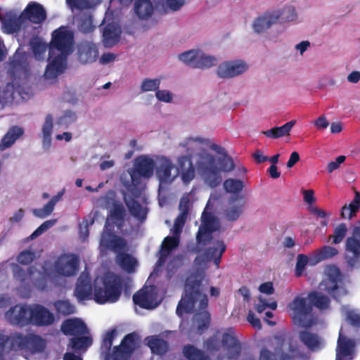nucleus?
I'll use <instances>...</instances> for the list:
<instances>
[{"mask_svg": "<svg viewBox=\"0 0 360 360\" xmlns=\"http://www.w3.org/2000/svg\"><path fill=\"white\" fill-rule=\"evenodd\" d=\"M208 143V139L198 136L182 140L178 146L182 154L176 159V169L169 158L157 155L155 175L160 187L172 183L178 175L184 184H188L195 179L196 171L209 187L219 185L223 174L231 172L235 165L224 148L216 143Z\"/></svg>", "mask_w": 360, "mask_h": 360, "instance_id": "1", "label": "nucleus"}, {"mask_svg": "<svg viewBox=\"0 0 360 360\" xmlns=\"http://www.w3.org/2000/svg\"><path fill=\"white\" fill-rule=\"evenodd\" d=\"M212 200L211 198L208 200L202 214V223L196 237L195 252L198 255L194 262L196 271L187 278L185 293L176 308V314L180 316L184 313H195L193 327L197 328L199 333H202L210 323V314L206 310L208 300L205 293L209 281L204 271L211 261L218 269L221 256L226 250L222 240L211 242L212 233L220 227L219 219L210 213Z\"/></svg>", "mask_w": 360, "mask_h": 360, "instance_id": "2", "label": "nucleus"}, {"mask_svg": "<svg viewBox=\"0 0 360 360\" xmlns=\"http://www.w3.org/2000/svg\"><path fill=\"white\" fill-rule=\"evenodd\" d=\"M156 167V156L141 155L134 161V167L122 174L120 180L126 189L123 191L130 213L139 220L146 217V197L143 179L153 176Z\"/></svg>", "mask_w": 360, "mask_h": 360, "instance_id": "3", "label": "nucleus"}, {"mask_svg": "<svg viewBox=\"0 0 360 360\" xmlns=\"http://www.w3.org/2000/svg\"><path fill=\"white\" fill-rule=\"evenodd\" d=\"M79 266V259L74 255H65L58 258L54 266L51 262H46L39 268L32 266L25 274L17 264H13L12 271L15 278L23 285L32 284L39 290H45L51 287V284H58L60 276H71L75 275Z\"/></svg>", "mask_w": 360, "mask_h": 360, "instance_id": "4", "label": "nucleus"}, {"mask_svg": "<svg viewBox=\"0 0 360 360\" xmlns=\"http://www.w3.org/2000/svg\"><path fill=\"white\" fill-rule=\"evenodd\" d=\"M115 198V193L108 192L105 197L100 198L97 202L98 205L105 207L110 211V216L106 220L105 230L101 236L100 250L103 254L108 250L119 252L117 257V262L122 269L130 273L133 272L138 265L136 258L129 254L120 253V251L122 250L125 247L124 241L109 232L113 224L120 228L121 226L120 221L123 217V207Z\"/></svg>", "mask_w": 360, "mask_h": 360, "instance_id": "5", "label": "nucleus"}, {"mask_svg": "<svg viewBox=\"0 0 360 360\" xmlns=\"http://www.w3.org/2000/svg\"><path fill=\"white\" fill-rule=\"evenodd\" d=\"M122 285V278L111 273L98 276L92 284L89 273L84 271L78 278L75 295L80 302L93 297L98 304L114 303L120 297Z\"/></svg>", "mask_w": 360, "mask_h": 360, "instance_id": "6", "label": "nucleus"}, {"mask_svg": "<svg viewBox=\"0 0 360 360\" xmlns=\"http://www.w3.org/2000/svg\"><path fill=\"white\" fill-rule=\"evenodd\" d=\"M73 32L66 27H60L52 33L49 46V63L44 74L47 83H53L67 66V56L73 51Z\"/></svg>", "mask_w": 360, "mask_h": 360, "instance_id": "7", "label": "nucleus"}, {"mask_svg": "<svg viewBox=\"0 0 360 360\" xmlns=\"http://www.w3.org/2000/svg\"><path fill=\"white\" fill-rule=\"evenodd\" d=\"M117 336L118 332L115 330L108 332L105 335L101 346V354L104 355V360H128L130 354L136 347L138 336L131 333L124 337L119 346L115 347L112 352L108 353Z\"/></svg>", "mask_w": 360, "mask_h": 360, "instance_id": "8", "label": "nucleus"}, {"mask_svg": "<svg viewBox=\"0 0 360 360\" xmlns=\"http://www.w3.org/2000/svg\"><path fill=\"white\" fill-rule=\"evenodd\" d=\"M191 196L192 194L188 193L184 195L181 199L179 203L180 214L176 219L174 226L171 230L174 235L173 236H167L163 240L162 249L160 252V258L155 270L167 261V258L170 256L172 250L176 248L179 244V235L182 230L186 219Z\"/></svg>", "mask_w": 360, "mask_h": 360, "instance_id": "9", "label": "nucleus"}, {"mask_svg": "<svg viewBox=\"0 0 360 360\" xmlns=\"http://www.w3.org/2000/svg\"><path fill=\"white\" fill-rule=\"evenodd\" d=\"M63 333L65 335H74L68 348L75 351H85L92 344L91 337L82 320L77 318L65 321L61 326Z\"/></svg>", "mask_w": 360, "mask_h": 360, "instance_id": "10", "label": "nucleus"}, {"mask_svg": "<svg viewBox=\"0 0 360 360\" xmlns=\"http://www.w3.org/2000/svg\"><path fill=\"white\" fill-rule=\"evenodd\" d=\"M289 310L293 321L304 328L310 327L314 324L309 313L311 305L307 304L306 300L302 297H297L290 304Z\"/></svg>", "mask_w": 360, "mask_h": 360, "instance_id": "11", "label": "nucleus"}, {"mask_svg": "<svg viewBox=\"0 0 360 360\" xmlns=\"http://www.w3.org/2000/svg\"><path fill=\"white\" fill-rule=\"evenodd\" d=\"M10 342L15 350H26L32 353L41 351L45 347V342L40 337L34 335L22 336L14 335L7 343Z\"/></svg>", "mask_w": 360, "mask_h": 360, "instance_id": "12", "label": "nucleus"}, {"mask_svg": "<svg viewBox=\"0 0 360 360\" xmlns=\"http://www.w3.org/2000/svg\"><path fill=\"white\" fill-rule=\"evenodd\" d=\"M249 70L248 63L242 59L227 60L217 68V75L223 79H232L243 75Z\"/></svg>", "mask_w": 360, "mask_h": 360, "instance_id": "13", "label": "nucleus"}, {"mask_svg": "<svg viewBox=\"0 0 360 360\" xmlns=\"http://www.w3.org/2000/svg\"><path fill=\"white\" fill-rule=\"evenodd\" d=\"M340 281L339 269L334 266H327L325 269L324 278L319 285V290L327 292L336 298L339 294L345 293V290L339 286Z\"/></svg>", "mask_w": 360, "mask_h": 360, "instance_id": "14", "label": "nucleus"}, {"mask_svg": "<svg viewBox=\"0 0 360 360\" xmlns=\"http://www.w3.org/2000/svg\"><path fill=\"white\" fill-rule=\"evenodd\" d=\"M135 304L142 308L151 309L157 307L162 301V296L158 295L154 286H145L133 296Z\"/></svg>", "mask_w": 360, "mask_h": 360, "instance_id": "15", "label": "nucleus"}, {"mask_svg": "<svg viewBox=\"0 0 360 360\" xmlns=\"http://www.w3.org/2000/svg\"><path fill=\"white\" fill-rule=\"evenodd\" d=\"M360 258V226H355L352 235L347 238L345 243V259L353 266Z\"/></svg>", "mask_w": 360, "mask_h": 360, "instance_id": "16", "label": "nucleus"}, {"mask_svg": "<svg viewBox=\"0 0 360 360\" xmlns=\"http://www.w3.org/2000/svg\"><path fill=\"white\" fill-rule=\"evenodd\" d=\"M259 291L262 294L258 297V302L255 304V309L258 313H262L266 309L274 310L277 307L276 302L271 298H266L264 295H272L274 292L273 283L266 282L259 286Z\"/></svg>", "mask_w": 360, "mask_h": 360, "instance_id": "17", "label": "nucleus"}, {"mask_svg": "<svg viewBox=\"0 0 360 360\" xmlns=\"http://www.w3.org/2000/svg\"><path fill=\"white\" fill-rule=\"evenodd\" d=\"M30 323L38 326L51 325L55 319L53 314L49 309L39 304L30 306Z\"/></svg>", "mask_w": 360, "mask_h": 360, "instance_id": "18", "label": "nucleus"}, {"mask_svg": "<svg viewBox=\"0 0 360 360\" xmlns=\"http://www.w3.org/2000/svg\"><path fill=\"white\" fill-rule=\"evenodd\" d=\"M30 306L16 305L6 312V319L12 324L25 326L30 322Z\"/></svg>", "mask_w": 360, "mask_h": 360, "instance_id": "19", "label": "nucleus"}, {"mask_svg": "<svg viewBox=\"0 0 360 360\" xmlns=\"http://www.w3.org/2000/svg\"><path fill=\"white\" fill-rule=\"evenodd\" d=\"M22 20L27 26L28 22L33 23H41L46 18V13L43 7L35 3L30 4L20 15Z\"/></svg>", "mask_w": 360, "mask_h": 360, "instance_id": "20", "label": "nucleus"}, {"mask_svg": "<svg viewBox=\"0 0 360 360\" xmlns=\"http://www.w3.org/2000/svg\"><path fill=\"white\" fill-rule=\"evenodd\" d=\"M78 58L82 63H91L96 60L98 50L96 44L91 41H83L78 46Z\"/></svg>", "mask_w": 360, "mask_h": 360, "instance_id": "21", "label": "nucleus"}, {"mask_svg": "<svg viewBox=\"0 0 360 360\" xmlns=\"http://www.w3.org/2000/svg\"><path fill=\"white\" fill-rule=\"evenodd\" d=\"M271 10L277 23L296 22L298 20L297 11L291 4H285Z\"/></svg>", "mask_w": 360, "mask_h": 360, "instance_id": "22", "label": "nucleus"}, {"mask_svg": "<svg viewBox=\"0 0 360 360\" xmlns=\"http://www.w3.org/2000/svg\"><path fill=\"white\" fill-rule=\"evenodd\" d=\"M354 342L347 339L343 335V330L340 329L338 340L336 360H345L352 357Z\"/></svg>", "mask_w": 360, "mask_h": 360, "instance_id": "23", "label": "nucleus"}, {"mask_svg": "<svg viewBox=\"0 0 360 360\" xmlns=\"http://www.w3.org/2000/svg\"><path fill=\"white\" fill-rule=\"evenodd\" d=\"M277 23L272 10H269L257 17L252 22V28L257 33H262Z\"/></svg>", "mask_w": 360, "mask_h": 360, "instance_id": "24", "label": "nucleus"}, {"mask_svg": "<svg viewBox=\"0 0 360 360\" xmlns=\"http://www.w3.org/2000/svg\"><path fill=\"white\" fill-rule=\"evenodd\" d=\"M245 207V201L240 198H235L229 202L224 214L226 219L235 221L242 214Z\"/></svg>", "mask_w": 360, "mask_h": 360, "instance_id": "25", "label": "nucleus"}, {"mask_svg": "<svg viewBox=\"0 0 360 360\" xmlns=\"http://www.w3.org/2000/svg\"><path fill=\"white\" fill-rule=\"evenodd\" d=\"M2 30L4 32L11 34L19 31L21 28L25 27V25L20 15L16 17L11 13L6 14L1 18Z\"/></svg>", "mask_w": 360, "mask_h": 360, "instance_id": "26", "label": "nucleus"}, {"mask_svg": "<svg viewBox=\"0 0 360 360\" xmlns=\"http://www.w3.org/2000/svg\"><path fill=\"white\" fill-rule=\"evenodd\" d=\"M120 33L121 30L118 25H107L103 33L104 46L110 47L115 45L119 41Z\"/></svg>", "mask_w": 360, "mask_h": 360, "instance_id": "27", "label": "nucleus"}, {"mask_svg": "<svg viewBox=\"0 0 360 360\" xmlns=\"http://www.w3.org/2000/svg\"><path fill=\"white\" fill-rule=\"evenodd\" d=\"M296 120H291L281 127H273L269 130L263 131L262 134L272 139H279L290 136L292 127L295 125Z\"/></svg>", "mask_w": 360, "mask_h": 360, "instance_id": "28", "label": "nucleus"}, {"mask_svg": "<svg viewBox=\"0 0 360 360\" xmlns=\"http://www.w3.org/2000/svg\"><path fill=\"white\" fill-rule=\"evenodd\" d=\"M22 134L23 130L20 127H13L11 128L3 137L0 143V150H4L5 149L11 147L15 141L22 135Z\"/></svg>", "mask_w": 360, "mask_h": 360, "instance_id": "29", "label": "nucleus"}, {"mask_svg": "<svg viewBox=\"0 0 360 360\" xmlns=\"http://www.w3.org/2000/svg\"><path fill=\"white\" fill-rule=\"evenodd\" d=\"M153 10V6L150 0H137L134 4L135 13L141 19L150 17Z\"/></svg>", "mask_w": 360, "mask_h": 360, "instance_id": "30", "label": "nucleus"}, {"mask_svg": "<svg viewBox=\"0 0 360 360\" xmlns=\"http://www.w3.org/2000/svg\"><path fill=\"white\" fill-rule=\"evenodd\" d=\"M201 49H195L184 51L178 55L177 58L181 63L197 68V63L198 60V58L200 54Z\"/></svg>", "mask_w": 360, "mask_h": 360, "instance_id": "31", "label": "nucleus"}, {"mask_svg": "<svg viewBox=\"0 0 360 360\" xmlns=\"http://www.w3.org/2000/svg\"><path fill=\"white\" fill-rule=\"evenodd\" d=\"M300 339L302 342L311 350L319 349L324 345L323 341L318 336L307 332L301 333Z\"/></svg>", "mask_w": 360, "mask_h": 360, "instance_id": "32", "label": "nucleus"}, {"mask_svg": "<svg viewBox=\"0 0 360 360\" xmlns=\"http://www.w3.org/2000/svg\"><path fill=\"white\" fill-rule=\"evenodd\" d=\"M66 2L72 11L93 8L98 5L101 0H66Z\"/></svg>", "mask_w": 360, "mask_h": 360, "instance_id": "33", "label": "nucleus"}, {"mask_svg": "<svg viewBox=\"0 0 360 360\" xmlns=\"http://www.w3.org/2000/svg\"><path fill=\"white\" fill-rule=\"evenodd\" d=\"M146 341L151 352L154 354H162L167 350V342L155 336L148 337Z\"/></svg>", "mask_w": 360, "mask_h": 360, "instance_id": "34", "label": "nucleus"}, {"mask_svg": "<svg viewBox=\"0 0 360 360\" xmlns=\"http://www.w3.org/2000/svg\"><path fill=\"white\" fill-rule=\"evenodd\" d=\"M360 207V195L356 194L352 202L342 209L341 216L344 219H351L354 216Z\"/></svg>", "mask_w": 360, "mask_h": 360, "instance_id": "35", "label": "nucleus"}, {"mask_svg": "<svg viewBox=\"0 0 360 360\" xmlns=\"http://www.w3.org/2000/svg\"><path fill=\"white\" fill-rule=\"evenodd\" d=\"M217 58L206 53L203 50L201 49L200 54L198 58L197 68H209L212 67L217 64Z\"/></svg>", "mask_w": 360, "mask_h": 360, "instance_id": "36", "label": "nucleus"}, {"mask_svg": "<svg viewBox=\"0 0 360 360\" xmlns=\"http://www.w3.org/2000/svg\"><path fill=\"white\" fill-rule=\"evenodd\" d=\"M310 301L320 309H326L329 304L328 298L320 292H312L309 295Z\"/></svg>", "mask_w": 360, "mask_h": 360, "instance_id": "37", "label": "nucleus"}, {"mask_svg": "<svg viewBox=\"0 0 360 360\" xmlns=\"http://www.w3.org/2000/svg\"><path fill=\"white\" fill-rule=\"evenodd\" d=\"M223 347L231 349L233 352L238 354L240 351V346L234 334L232 332L224 333L223 335Z\"/></svg>", "mask_w": 360, "mask_h": 360, "instance_id": "38", "label": "nucleus"}, {"mask_svg": "<svg viewBox=\"0 0 360 360\" xmlns=\"http://www.w3.org/2000/svg\"><path fill=\"white\" fill-rule=\"evenodd\" d=\"M225 191L230 193H238L243 188V183L240 180L229 179L224 182Z\"/></svg>", "mask_w": 360, "mask_h": 360, "instance_id": "39", "label": "nucleus"}, {"mask_svg": "<svg viewBox=\"0 0 360 360\" xmlns=\"http://www.w3.org/2000/svg\"><path fill=\"white\" fill-rule=\"evenodd\" d=\"M184 354L189 360H209L200 350L191 345L184 348Z\"/></svg>", "mask_w": 360, "mask_h": 360, "instance_id": "40", "label": "nucleus"}, {"mask_svg": "<svg viewBox=\"0 0 360 360\" xmlns=\"http://www.w3.org/2000/svg\"><path fill=\"white\" fill-rule=\"evenodd\" d=\"M76 115L71 110L64 111L57 120V124L63 127H67L76 120Z\"/></svg>", "mask_w": 360, "mask_h": 360, "instance_id": "41", "label": "nucleus"}, {"mask_svg": "<svg viewBox=\"0 0 360 360\" xmlns=\"http://www.w3.org/2000/svg\"><path fill=\"white\" fill-rule=\"evenodd\" d=\"M56 311L62 314L68 315L75 311V306L68 300H59L54 303Z\"/></svg>", "mask_w": 360, "mask_h": 360, "instance_id": "42", "label": "nucleus"}, {"mask_svg": "<svg viewBox=\"0 0 360 360\" xmlns=\"http://www.w3.org/2000/svg\"><path fill=\"white\" fill-rule=\"evenodd\" d=\"M160 85V79H145L141 84V89L143 92L157 91Z\"/></svg>", "mask_w": 360, "mask_h": 360, "instance_id": "43", "label": "nucleus"}, {"mask_svg": "<svg viewBox=\"0 0 360 360\" xmlns=\"http://www.w3.org/2000/svg\"><path fill=\"white\" fill-rule=\"evenodd\" d=\"M155 98L160 102L172 103L174 102L175 96L168 89H158L155 92Z\"/></svg>", "mask_w": 360, "mask_h": 360, "instance_id": "44", "label": "nucleus"}, {"mask_svg": "<svg viewBox=\"0 0 360 360\" xmlns=\"http://www.w3.org/2000/svg\"><path fill=\"white\" fill-rule=\"evenodd\" d=\"M55 206L49 201L41 208L34 209L33 214L39 218H45L49 216L53 211Z\"/></svg>", "mask_w": 360, "mask_h": 360, "instance_id": "45", "label": "nucleus"}, {"mask_svg": "<svg viewBox=\"0 0 360 360\" xmlns=\"http://www.w3.org/2000/svg\"><path fill=\"white\" fill-rule=\"evenodd\" d=\"M32 48L35 58L40 60L44 58L47 49V46L45 43L37 41L32 44Z\"/></svg>", "mask_w": 360, "mask_h": 360, "instance_id": "46", "label": "nucleus"}, {"mask_svg": "<svg viewBox=\"0 0 360 360\" xmlns=\"http://www.w3.org/2000/svg\"><path fill=\"white\" fill-rule=\"evenodd\" d=\"M347 233V228L345 224H339L334 231V233L332 236L333 242L335 244H338L342 241Z\"/></svg>", "mask_w": 360, "mask_h": 360, "instance_id": "47", "label": "nucleus"}, {"mask_svg": "<svg viewBox=\"0 0 360 360\" xmlns=\"http://www.w3.org/2000/svg\"><path fill=\"white\" fill-rule=\"evenodd\" d=\"M56 219H51L44 221L32 233V235L30 236L31 238L34 239L38 237L44 232L56 224Z\"/></svg>", "mask_w": 360, "mask_h": 360, "instance_id": "48", "label": "nucleus"}, {"mask_svg": "<svg viewBox=\"0 0 360 360\" xmlns=\"http://www.w3.org/2000/svg\"><path fill=\"white\" fill-rule=\"evenodd\" d=\"M26 60L27 56L25 53L21 49H18L13 56V67L17 69L18 67H21Z\"/></svg>", "mask_w": 360, "mask_h": 360, "instance_id": "49", "label": "nucleus"}, {"mask_svg": "<svg viewBox=\"0 0 360 360\" xmlns=\"http://www.w3.org/2000/svg\"><path fill=\"white\" fill-rule=\"evenodd\" d=\"M308 257L304 255H299L296 264V275L300 276L304 270L306 265L309 263Z\"/></svg>", "mask_w": 360, "mask_h": 360, "instance_id": "50", "label": "nucleus"}, {"mask_svg": "<svg viewBox=\"0 0 360 360\" xmlns=\"http://www.w3.org/2000/svg\"><path fill=\"white\" fill-rule=\"evenodd\" d=\"M35 255L30 250L22 252L18 257V262L22 264H27L35 259Z\"/></svg>", "mask_w": 360, "mask_h": 360, "instance_id": "51", "label": "nucleus"}, {"mask_svg": "<svg viewBox=\"0 0 360 360\" xmlns=\"http://www.w3.org/2000/svg\"><path fill=\"white\" fill-rule=\"evenodd\" d=\"M79 28L81 30V32L84 33L91 32L94 29L91 18L90 16H88L86 17L84 19L81 20V22L79 25Z\"/></svg>", "mask_w": 360, "mask_h": 360, "instance_id": "52", "label": "nucleus"}, {"mask_svg": "<svg viewBox=\"0 0 360 360\" xmlns=\"http://www.w3.org/2000/svg\"><path fill=\"white\" fill-rule=\"evenodd\" d=\"M346 157L345 155H340L336 158L335 160L330 161L327 165V171L332 173L333 171L338 169L340 165L345 161Z\"/></svg>", "mask_w": 360, "mask_h": 360, "instance_id": "53", "label": "nucleus"}, {"mask_svg": "<svg viewBox=\"0 0 360 360\" xmlns=\"http://www.w3.org/2000/svg\"><path fill=\"white\" fill-rule=\"evenodd\" d=\"M53 129V117L51 115H47L45 118L44 123L41 128L42 135H50L51 136Z\"/></svg>", "mask_w": 360, "mask_h": 360, "instance_id": "54", "label": "nucleus"}, {"mask_svg": "<svg viewBox=\"0 0 360 360\" xmlns=\"http://www.w3.org/2000/svg\"><path fill=\"white\" fill-rule=\"evenodd\" d=\"M314 124L318 130H324L329 126V121L326 115H322L314 120Z\"/></svg>", "mask_w": 360, "mask_h": 360, "instance_id": "55", "label": "nucleus"}, {"mask_svg": "<svg viewBox=\"0 0 360 360\" xmlns=\"http://www.w3.org/2000/svg\"><path fill=\"white\" fill-rule=\"evenodd\" d=\"M347 320L354 326H360V314L355 311L347 312Z\"/></svg>", "mask_w": 360, "mask_h": 360, "instance_id": "56", "label": "nucleus"}, {"mask_svg": "<svg viewBox=\"0 0 360 360\" xmlns=\"http://www.w3.org/2000/svg\"><path fill=\"white\" fill-rule=\"evenodd\" d=\"M319 254L320 259H323L336 255L338 254V250L335 248L325 246L320 250Z\"/></svg>", "mask_w": 360, "mask_h": 360, "instance_id": "57", "label": "nucleus"}, {"mask_svg": "<svg viewBox=\"0 0 360 360\" xmlns=\"http://www.w3.org/2000/svg\"><path fill=\"white\" fill-rule=\"evenodd\" d=\"M302 193H303L304 201L307 204H308L310 207L313 206V204L316 201V198L314 197V191L311 189L304 190L302 191Z\"/></svg>", "mask_w": 360, "mask_h": 360, "instance_id": "58", "label": "nucleus"}, {"mask_svg": "<svg viewBox=\"0 0 360 360\" xmlns=\"http://www.w3.org/2000/svg\"><path fill=\"white\" fill-rule=\"evenodd\" d=\"M310 42L309 41H302L295 46V50L302 56L303 53L310 47Z\"/></svg>", "mask_w": 360, "mask_h": 360, "instance_id": "59", "label": "nucleus"}, {"mask_svg": "<svg viewBox=\"0 0 360 360\" xmlns=\"http://www.w3.org/2000/svg\"><path fill=\"white\" fill-rule=\"evenodd\" d=\"M248 322L255 328H261V323L259 319L254 314L253 312L250 311L248 315Z\"/></svg>", "mask_w": 360, "mask_h": 360, "instance_id": "60", "label": "nucleus"}, {"mask_svg": "<svg viewBox=\"0 0 360 360\" xmlns=\"http://www.w3.org/2000/svg\"><path fill=\"white\" fill-rule=\"evenodd\" d=\"M310 212L317 217L321 219H326L329 216V214H328L325 210H321L315 206L310 207Z\"/></svg>", "mask_w": 360, "mask_h": 360, "instance_id": "61", "label": "nucleus"}, {"mask_svg": "<svg viewBox=\"0 0 360 360\" xmlns=\"http://www.w3.org/2000/svg\"><path fill=\"white\" fill-rule=\"evenodd\" d=\"M89 224L86 221H83L79 225V236L82 240H85L89 236Z\"/></svg>", "mask_w": 360, "mask_h": 360, "instance_id": "62", "label": "nucleus"}, {"mask_svg": "<svg viewBox=\"0 0 360 360\" xmlns=\"http://www.w3.org/2000/svg\"><path fill=\"white\" fill-rule=\"evenodd\" d=\"M347 80L349 83H358L360 81V72L358 70L352 71L347 75Z\"/></svg>", "mask_w": 360, "mask_h": 360, "instance_id": "63", "label": "nucleus"}, {"mask_svg": "<svg viewBox=\"0 0 360 360\" xmlns=\"http://www.w3.org/2000/svg\"><path fill=\"white\" fill-rule=\"evenodd\" d=\"M115 59V55L111 53H107L101 56L99 62L101 64L105 65L113 62Z\"/></svg>", "mask_w": 360, "mask_h": 360, "instance_id": "64", "label": "nucleus"}]
</instances>
